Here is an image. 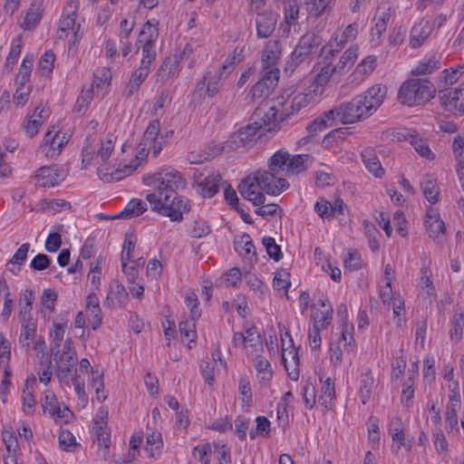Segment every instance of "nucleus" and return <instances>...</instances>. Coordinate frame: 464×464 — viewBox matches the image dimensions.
<instances>
[{
  "instance_id": "1",
  "label": "nucleus",
  "mask_w": 464,
  "mask_h": 464,
  "mask_svg": "<svg viewBox=\"0 0 464 464\" xmlns=\"http://www.w3.org/2000/svg\"><path fill=\"white\" fill-rule=\"evenodd\" d=\"M308 156L298 154L291 156L286 150H279L273 154L268 161V169H258L245 178L238 186L241 196L255 206L265 203L264 193L279 195L289 184L279 177L281 173L296 175L306 169Z\"/></svg>"
},
{
  "instance_id": "2",
  "label": "nucleus",
  "mask_w": 464,
  "mask_h": 464,
  "mask_svg": "<svg viewBox=\"0 0 464 464\" xmlns=\"http://www.w3.org/2000/svg\"><path fill=\"white\" fill-rule=\"evenodd\" d=\"M387 95V87L374 84L365 92L354 96L330 110L337 122L353 124L371 117L382 104Z\"/></svg>"
},
{
  "instance_id": "3",
  "label": "nucleus",
  "mask_w": 464,
  "mask_h": 464,
  "mask_svg": "<svg viewBox=\"0 0 464 464\" xmlns=\"http://www.w3.org/2000/svg\"><path fill=\"white\" fill-rule=\"evenodd\" d=\"M142 180L146 186L153 188V191L147 195L160 193V198L166 195H174L175 192L186 187V179L182 175L169 167L163 168L153 174H148L143 177Z\"/></svg>"
},
{
  "instance_id": "4",
  "label": "nucleus",
  "mask_w": 464,
  "mask_h": 464,
  "mask_svg": "<svg viewBox=\"0 0 464 464\" xmlns=\"http://www.w3.org/2000/svg\"><path fill=\"white\" fill-rule=\"evenodd\" d=\"M146 199L150 204L151 209L162 216L169 217L171 221L179 222L183 215L189 210V202L187 198L174 195H166L160 198L158 195H146Z\"/></svg>"
},
{
  "instance_id": "5",
  "label": "nucleus",
  "mask_w": 464,
  "mask_h": 464,
  "mask_svg": "<svg viewBox=\"0 0 464 464\" xmlns=\"http://www.w3.org/2000/svg\"><path fill=\"white\" fill-rule=\"evenodd\" d=\"M433 84L426 79H411L404 82L398 92V101L409 107L429 102L435 95Z\"/></svg>"
},
{
  "instance_id": "6",
  "label": "nucleus",
  "mask_w": 464,
  "mask_h": 464,
  "mask_svg": "<svg viewBox=\"0 0 464 464\" xmlns=\"http://www.w3.org/2000/svg\"><path fill=\"white\" fill-rule=\"evenodd\" d=\"M159 37V22L156 19L148 20L142 26L137 39V48L141 50V58L146 63H153L156 59V42Z\"/></svg>"
},
{
  "instance_id": "7",
  "label": "nucleus",
  "mask_w": 464,
  "mask_h": 464,
  "mask_svg": "<svg viewBox=\"0 0 464 464\" xmlns=\"http://www.w3.org/2000/svg\"><path fill=\"white\" fill-rule=\"evenodd\" d=\"M279 110L276 105L264 104L256 109L251 121L254 126L257 127L259 132L276 131L280 129L281 123L288 119L282 118V111L278 114Z\"/></svg>"
},
{
  "instance_id": "8",
  "label": "nucleus",
  "mask_w": 464,
  "mask_h": 464,
  "mask_svg": "<svg viewBox=\"0 0 464 464\" xmlns=\"http://www.w3.org/2000/svg\"><path fill=\"white\" fill-rule=\"evenodd\" d=\"M62 361H64L65 362L63 363L64 366L60 364V372H73L74 375L72 381L74 391L77 394L78 400L82 403V406L84 407L88 400L87 395L84 392V381L76 375L75 366L77 363V356L72 347V342L70 339H67L63 343V355L60 356V362Z\"/></svg>"
},
{
  "instance_id": "9",
  "label": "nucleus",
  "mask_w": 464,
  "mask_h": 464,
  "mask_svg": "<svg viewBox=\"0 0 464 464\" xmlns=\"http://www.w3.org/2000/svg\"><path fill=\"white\" fill-rule=\"evenodd\" d=\"M78 7L79 0H67L63 11V20L60 21V31L68 32L66 36H70V51L74 49L75 44L82 37L81 24L77 22Z\"/></svg>"
},
{
  "instance_id": "10",
  "label": "nucleus",
  "mask_w": 464,
  "mask_h": 464,
  "mask_svg": "<svg viewBox=\"0 0 464 464\" xmlns=\"http://www.w3.org/2000/svg\"><path fill=\"white\" fill-rule=\"evenodd\" d=\"M140 165L138 157H134L127 163H111L108 160L100 162L97 169L99 178L104 182L119 181L131 175Z\"/></svg>"
},
{
  "instance_id": "11",
  "label": "nucleus",
  "mask_w": 464,
  "mask_h": 464,
  "mask_svg": "<svg viewBox=\"0 0 464 464\" xmlns=\"http://www.w3.org/2000/svg\"><path fill=\"white\" fill-rule=\"evenodd\" d=\"M319 97L307 86L302 92L294 93L285 103H279L283 106L282 118L291 119L303 109L316 103Z\"/></svg>"
},
{
  "instance_id": "12",
  "label": "nucleus",
  "mask_w": 464,
  "mask_h": 464,
  "mask_svg": "<svg viewBox=\"0 0 464 464\" xmlns=\"http://www.w3.org/2000/svg\"><path fill=\"white\" fill-rule=\"evenodd\" d=\"M115 143L116 137L113 134H109L102 139L98 149L94 140L91 141L90 139H87V143L82 148V163L89 164L94 154H96L97 159H100L101 162L107 161L114 151Z\"/></svg>"
},
{
  "instance_id": "13",
  "label": "nucleus",
  "mask_w": 464,
  "mask_h": 464,
  "mask_svg": "<svg viewBox=\"0 0 464 464\" xmlns=\"http://www.w3.org/2000/svg\"><path fill=\"white\" fill-rule=\"evenodd\" d=\"M166 144V136L160 133V124L159 120H152L147 126L140 146L142 150L151 152L153 157H157Z\"/></svg>"
},
{
  "instance_id": "14",
  "label": "nucleus",
  "mask_w": 464,
  "mask_h": 464,
  "mask_svg": "<svg viewBox=\"0 0 464 464\" xmlns=\"http://www.w3.org/2000/svg\"><path fill=\"white\" fill-rule=\"evenodd\" d=\"M261 135L262 133L258 131L257 127L251 122L233 132L225 141V148L227 147L232 150L246 149L251 146Z\"/></svg>"
},
{
  "instance_id": "15",
  "label": "nucleus",
  "mask_w": 464,
  "mask_h": 464,
  "mask_svg": "<svg viewBox=\"0 0 464 464\" xmlns=\"http://www.w3.org/2000/svg\"><path fill=\"white\" fill-rule=\"evenodd\" d=\"M282 55V44L279 40H270L266 43L261 53L263 72H275L279 75V60Z\"/></svg>"
},
{
  "instance_id": "16",
  "label": "nucleus",
  "mask_w": 464,
  "mask_h": 464,
  "mask_svg": "<svg viewBox=\"0 0 464 464\" xmlns=\"http://www.w3.org/2000/svg\"><path fill=\"white\" fill-rule=\"evenodd\" d=\"M233 342L236 345H243L248 354L254 355L263 350L260 334L255 326L245 329L243 333H235Z\"/></svg>"
},
{
  "instance_id": "17",
  "label": "nucleus",
  "mask_w": 464,
  "mask_h": 464,
  "mask_svg": "<svg viewBox=\"0 0 464 464\" xmlns=\"http://www.w3.org/2000/svg\"><path fill=\"white\" fill-rule=\"evenodd\" d=\"M221 176L218 173L205 175L202 172H194L193 185L198 193L204 198H212L218 190Z\"/></svg>"
},
{
  "instance_id": "18",
  "label": "nucleus",
  "mask_w": 464,
  "mask_h": 464,
  "mask_svg": "<svg viewBox=\"0 0 464 464\" xmlns=\"http://www.w3.org/2000/svg\"><path fill=\"white\" fill-rule=\"evenodd\" d=\"M424 227L429 237L434 241H440L446 231L445 224L440 218L438 209L432 207L426 210Z\"/></svg>"
},
{
  "instance_id": "19",
  "label": "nucleus",
  "mask_w": 464,
  "mask_h": 464,
  "mask_svg": "<svg viewBox=\"0 0 464 464\" xmlns=\"http://www.w3.org/2000/svg\"><path fill=\"white\" fill-rule=\"evenodd\" d=\"M443 108L454 114L464 113V88L446 90L440 95Z\"/></svg>"
},
{
  "instance_id": "20",
  "label": "nucleus",
  "mask_w": 464,
  "mask_h": 464,
  "mask_svg": "<svg viewBox=\"0 0 464 464\" xmlns=\"http://www.w3.org/2000/svg\"><path fill=\"white\" fill-rule=\"evenodd\" d=\"M376 387L377 381L372 371L369 368H364L358 377L357 384V395L362 404L370 401Z\"/></svg>"
},
{
  "instance_id": "21",
  "label": "nucleus",
  "mask_w": 464,
  "mask_h": 464,
  "mask_svg": "<svg viewBox=\"0 0 464 464\" xmlns=\"http://www.w3.org/2000/svg\"><path fill=\"white\" fill-rule=\"evenodd\" d=\"M152 63H146L144 59H140V66L131 73L128 82L125 86V95L131 97L136 94L150 72V65Z\"/></svg>"
},
{
  "instance_id": "22",
  "label": "nucleus",
  "mask_w": 464,
  "mask_h": 464,
  "mask_svg": "<svg viewBox=\"0 0 464 464\" xmlns=\"http://www.w3.org/2000/svg\"><path fill=\"white\" fill-rule=\"evenodd\" d=\"M358 34V25L356 24H349L341 34V35H336L334 39L329 42V44L324 46L322 51L323 53H329L331 55H334L335 53H339V51L343 47L345 44L350 41H353L356 38Z\"/></svg>"
},
{
  "instance_id": "23",
  "label": "nucleus",
  "mask_w": 464,
  "mask_h": 464,
  "mask_svg": "<svg viewBox=\"0 0 464 464\" xmlns=\"http://www.w3.org/2000/svg\"><path fill=\"white\" fill-rule=\"evenodd\" d=\"M277 14L273 11L257 13L256 18V35L258 38L269 37L276 29Z\"/></svg>"
},
{
  "instance_id": "24",
  "label": "nucleus",
  "mask_w": 464,
  "mask_h": 464,
  "mask_svg": "<svg viewBox=\"0 0 464 464\" xmlns=\"http://www.w3.org/2000/svg\"><path fill=\"white\" fill-rule=\"evenodd\" d=\"M278 80L279 75L275 72H263L262 78L251 88L249 95L252 99L268 95L271 90L277 84Z\"/></svg>"
},
{
  "instance_id": "25",
  "label": "nucleus",
  "mask_w": 464,
  "mask_h": 464,
  "mask_svg": "<svg viewBox=\"0 0 464 464\" xmlns=\"http://www.w3.org/2000/svg\"><path fill=\"white\" fill-rule=\"evenodd\" d=\"M128 302V293L118 280H112L109 286L104 304L108 307H124Z\"/></svg>"
},
{
  "instance_id": "26",
  "label": "nucleus",
  "mask_w": 464,
  "mask_h": 464,
  "mask_svg": "<svg viewBox=\"0 0 464 464\" xmlns=\"http://www.w3.org/2000/svg\"><path fill=\"white\" fill-rule=\"evenodd\" d=\"M319 44V39L314 34H308L303 35L292 53V59L295 63H301L314 48H317Z\"/></svg>"
},
{
  "instance_id": "27",
  "label": "nucleus",
  "mask_w": 464,
  "mask_h": 464,
  "mask_svg": "<svg viewBox=\"0 0 464 464\" xmlns=\"http://www.w3.org/2000/svg\"><path fill=\"white\" fill-rule=\"evenodd\" d=\"M44 13L43 0H33L19 26L24 31H33L40 24Z\"/></svg>"
},
{
  "instance_id": "28",
  "label": "nucleus",
  "mask_w": 464,
  "mask_h": 464,
  "mask_svg": "<svg viewBox=\"0 0 464 464\" xmlns=\"http://www.w3.org/2000/svg\"><path fill=\"white\" fill-rule=\"evenodd\" d=\"M344 206L343 200L340 198H335L334 203H331L324 198H320L314 204V211L322 218L330 219L336 213L343 214Z\"/></svg>"
},
{
  "instance_id": "29",
  "label": "nucleus",
  "mask_w": 464,
  "mask_h": 464,
  "mask_svg": "<svg viewBox=\"0 0 464 464\" xmlns=\"http://www.w3.org/2000/svg\"><path fill=\"white\" fill-rule=\"evenodd\" d=\"M345 351L346 347L344 344L340 343V342H332L330 347V362L334 366L336 367L340 365L343 361L347 362L349 365H352L356 347L352 346L348 353Z\"/></svg>"
},
{
  "instance_id": "30",
  "label": "nucleus",
  "mask_w": 464,
  "mask_h": 464,
  "mask_svg": "<svg viewBox=\"0 0 464 464\" xmlns=\"http://www.w3.org/2000/svg\"><path fill=\"white\" fill-rule=\"evenodd\" d=\"M85 309L91 327L93 330L98 329L102 325V316L100 301L95 294L92 293L87 295Z\"/></svg>"
},
{
  "instance_id": "31",
  "label": "nucleus",
  "mask_w": 464,
  "mask_h": 464,
  "mask_svg": "<svg viewBox=\"0 0 464 464\" xmlns=\"http://www.w3.org/2000/svg\"><path fill=\"white\" fill-rule=\"evenodd\" d=\"M433 30L430 21L420 20L411 30L410 44L413 48L420 47L430 35Z\"/></svg>"
},
{
  "instance_id": "32",
  "label": "nucleus",
  "mask_w": 464,
  "mask_h": 464,
  "mask_svg": "<svg viewBox=\"0 0 464 464\" xmlns=\"http://www.w3.org/2000/svg\"><path fill=\"white\" fill-rule=\"evenodd\" d=\"M392 7L388 3L381 4L377 7L376 15L374 17L375 24L372 28V36L381 38L387 29L388 22L391 18Z\"/></svg>"
},
{
  "instance_id": "33",
  "label": "nucleus",
  "mask_w": 464,
  "mask_h": 464,
  "mask_svg": "<svg viewBox=\"0 0 464 464\" xmlns=\"http://www.w3.org/2000/svg\"><path fill=\"white\" fill-rule=\"evenodd\" d=\"M389 432L392 440L398 443L395 447L396 451H398L401 447H403L408 451L411 450V442L407 440L405 437L404 427L401 418L395 417L391 420Z\"/></svg>"
},
{
  "instance_id": "34",
  "label": "nucleus",
  "mask_w": 464,
  "mask_h": 464,
  "mask_svg": "<svg viewBox=\"0 0 464 464\" xmlns=\"http://www.w3.org/2000/svg\"><path fill=\"white\" fill-rule=\"evenodd\" d=\"M461 403H446L444 409L445 430L450 434H458L459 417L458 413L461 410Z\"/></svg>"
},
{
  "instance_id": "35",
  "label": "nucleus",
  "mask_w": 464,
  "mask_h": 464,
  "mask_svg": "<svg viewBox=\"0 0 464 464\" xmlns=\"http://www.w3.org/2000/svg\"><path fill=\"white\" fill-rule=\"evenodd\" d=\"M327 303L328 300L326 298H320L318 300L320 308H317L315 305L313 306L311 316L314 322V325L324 326L331 322L333 308Z\"/></svg>"
},
{
  "instance_id": "36",
  "label": "nucleus",
  "mask_w": 464,
  "mask_h": 464,
  "mask_svg": "<svg viewBox=\"0 0 464 464\" xmlns=\"http://www.w3.org/2000/svg\"><path fill=\"white\" fill-rule=\"evenodd\" d=\"M57 138L58 130H55V126H52L51 129L45 132L40 145V150L49 159H55L58 155V143H56Z\"/></svg>"
},
{
  "instance_id": "37",
  "label": "nucleus",
  "mask_w": 464,
  "mask_h": 464,
  "mask_svg": "<svg viewBox=\"0 0 464 464\" xmlns=\"http://www.w3.org/2000/svg\"><path fill=\"white\" fill-rule=\"evenodd\" d=\"M395 278V270L393 266L390 264L386 265L384 267V275L382 277V281L384 282L383 285L380 287V297L383 304H390L392 300L394 298V295L392 293V284Z\"/></svg>"
},
{
  "instance_id": "38",
  "label": "nucleus",
  "mask_w": 464,
  "mask_h": 464,
  "mask_svg": "<svg viewBox=\"0 0 464 464\" xmlns=\"http://www.w3.org/2000/svg\"><path fill=\"white\" fill-rule=\"evenodd\" d=\"M334 72L335 68L332 65L327 64L324 66L308 87L320 98L324 92L325 85Z\"/></svg>"
},
{
  "instance_id": "39",
  "label": "nucleus",
  "mask_w": 464,
  "mask_h": 464,
  "mask_svg": "<svg viewBox=\"0 0 464 464\" xmlns=\"http://www.w3.org/2000/svg\"><path fill=\"white\" fill-rule=\"evenodd\" d=\"M440 67V60L435 54L424 56L411 70L413 75H426L432 73Z\"/></svg>"
},
{
  "instance_id": "40",
  "label": "nucleus",
  "mask_w": 464,
  "mask_h": 464,
  "mask_svg": "<svg viewBox=\"0 0 464 464\" xmlns=\"http://www.w3.org/2000/svg\"><path fill=\"white\" fill-rule=\"evenodd\" d=\"M181 56L176 53L168 56L159 69V75L162 79H169L177 75L180 71Z\"/></svg>"
},
{
  "instance_id": "41",
  "label": "nucleus",
  "mask_w": 464,
  "mask_h": 464,
  "mask_svg": "<svg viewBox=\"0 0 464 464\" xmlns=\"http://www.w3.org/2000/svg\"><path fill=\"white\" fill-rule=\"evenodd\" d=\"M282 361L288 376L296 381L299 377V356L296 349L282 352Z\"/></svg>"
},
{
  "instance_id": "42",
  "label": "nucleus",
  "mask_w": 464,
  "mask_h": 464,
  "mask_svg": "<svg viewBox=\"0 0 464 464\" xmlns=\"http://www.w3.org/2000/svg\"><path fill=\"white\" fill-rule=\"evenodd\" d=\"M377 66V57L375 55L366 56L354 69L353 77L357 82H363L368 78Z\"/></svg>"
},
{
  "instance_id": "43",
  "label": "nucleus",
  "mask_w": 464,
  "mask_h": 464,
  "mask_svg": "<svg viewBox=\"0 0 464 464\" xmlns=\"http://www.w3.org/2000/svg\"><path fill=\"white\" fill-rule=\"evenodd\" d=\"M336 330L337 331L334 334L335 338L333 339V342H340V343L344 344L346 347V353H348L352 346L356 347L353 337L354 327L353 324H339Z\"/></svg>"
},
{
  "instance_id": "44",
  "label": "nucleus",
  "mask_w": 464,
  "mask_h": 464,
  "mask_svg": "<svg viewBox=\"0 0 464 464\" xmlns=\"http://www.w3.org/2000/svg\"><path fill=\"white\" fill-rule=\"evenodd\" d=\"M418 375V363H412L411 369L409 371V376L403 382V388L401 395V401L406 406H410L414 397V379Z\"/></svg>"
},
{
  "instance_id": "45",
  "label": "nucleus",
  "mask_w": 464,
  "mask_h": 464,
  "mask_svg": "<svg viewBox=\"0 0 464 464\" xmlns=\"http://www.w3.org/2000/svg\"><path fill=\"white\" fill-rule=\"evenodd\" d=\"M365 168L373 174L376 178H382L384 174V169L382 168L381 162L371 149H365L361 153Z\"/></svg>"
},
{
  "instance_id": "46",
  "label": "nucleus",
  "mask_w": 464,
  "mask_h": 464,
  "mask_svg": "<svg viewBox=\"0 0 464 464\" xmlns=\"http://www.w3.org/2000/svg\"><path fill=\"white\" fill-rule=\"evenodd\" d=\"M419 286L423 296L435 297L436 289L432 280V272L427 266L420 268Z\"/></svg>"
},
{
  "instance_id": "47",
  "label": "nucleus",
  "mask_w": 464,
  "mask_h": 464,
  "mask_svg": "<svg viewBox=\"0 0 464 464\" xmlns=\"http://www.w3.org/2000/svg\"><path fill=\"white\" fill-rule=\"evenodd\" d=\"M420 188L425 198L430 204H435L438 201L440 189L437 185V180L433 177L430 175L423 176L420 181Z\"/></svg>"
},
{
  "instance_id": "48",
  "label": "nucleus",
  "mask_w": 464,
  "mask_h": 464,
  "mask_svg": "<svg viewBox=\"0 0 464 464\" xmlns=\"http://www.w3.org/2000/svg\"><path fill=\"white\" fill-rule=\"evenodd\" d=\"M57 177L58 170L51 167H41L34 175L36 184L40 187H54Z\"/></svg>"
},
{
  "instance_id": "49",
  "label": "nucleus",
  "mask_w": 464,
  "mask_h": 464,
  "mask_svg": "<svg viewBox=\"0 0 464 464\" xmlns=\"http://www.w3.org/2000/svg\"><path fill=\"white\" fill-rule=\"evenodd\" d=\"M337 121L334 115L330 114V110L324 112L322 115L311 121L307 126L306 130L310 134H315L323 131L326 128L333 126Z\"/></svg>"
},
{
  "instance_id": "50",
  "label": "nucleus",
  "mask_w": 464,
  "mask_h": 464,
  "mask_svg": "<svg viewBox=\"0 0 464 464\" xmlns=\"http://www.w3.org/2000/svg\"><path fill=\"white\" fill-rule=\"evenodd\" d=\"M57 294L53 289H44L41 296L40 313L44 318L50 319L51 315L54 313Z\"/></svg>"
},
{
  "instance_id": "51",
  "label": "nucleus",
  "mask_w": 464,
  "mask_h": 464,
  "mask_svg": "<svg viewBox=\"0 0 464 464\" xmlns=\"http://www.w3.org/2000/svg\"><path fill=\"white\" fill-rule=\"evenodd\" d=\"M147 210V204L140 198H133L120 211L116 217L122 218H132L141 215Z\"/></svg>"
},
{
  "instance_id": "52",
  "label": "nucleus",
  "mask_w": 464,
  "mask_h": 464,
  "mask_svg": "<svg viewBox=\"0 0 464 464\" xmlns=\"http://www.w3.org/2000/svg\"><path fill=\"white\" fill-rule=\"evenodd\" d=\"M30 248L29 243H24L20 246V247L15 251L12 258L8 261L6 266L7 269L16 276L21 268L20 266L25 262L27 258V253Z\"/></svg>"
},
{
  "instance_id": "53",
  "label": "nucleus",
  "mask_w": 464,
  "mask_h": 464,
  "mask_svg": "<svg viewBox=\"0 0 464 464\" xmlns=\"http://www.w3.org/2000/svg\"><path fill=\"white\" fill-rule=\"evenodd\" d=\"M163 447L161 433L160 431L151 430L147 433V440L145 450L150 458H157L160 455Z\"/></svg>"
},
{
  "instance_id": "54",
  "label": "nucleus",
  "mask_w": 464,
  "mask_h": 464,
  "mask_svg": "<svg viewBox=\"0 0 464 464\" xmlns=\"http://www.w3.org/2000/svg\"><path fill=\"white\" fill-rule=\"evenodd\" d=\"M335 400V385L331 378H327L322 385L319 402L326 409L334 405Z\"/></svg>"
},
{
  "instance_id": "55",
  "label": "nucleus",
  "mask_w": 464,
  "mask_h": 464,
  "mask_svg": "<svg viewBox=\"0 0 464 464\" xmlns=\"http://www.w3.org/2000/svg\"><path fill=\"white\" fill-rule=\"evenodd\" d=\"M402 136L406 140H410L411 146L414 148L416 152H418L421 157L428 160L433 158V153L429 148V145L426 140L419 138L416 134H413L411 132H407L405 135L402 134Z\"/></svg>"
},
{
  "instance_id": "56",
  "label": "nucleus",
  "mask_w": 464,
  "mask_h": 464,
  "mask_svg": "<svg viewBox=\"0 0 464 464\" xmlns=\"http://www.w3.org/2000/svg\"><path fill=\"white\" fill-rule=\"evenodd\" d=\"M257 377L264 382H268L272 378L273 371L269 361L259 354H256L253 361Z\"/></svg>"
},
{
  "instance_id": "57",
  "label": "nucleus",
  "mask_w": 464,
  "mask_h": 464,
  "mask_svg": "<svg viewBox=\"0 0 464 464\" xmlns=\"http://www.w3.org/2000/svg\"><path fill=\"white\" fill-rule=\"evenodd\" d=\"M121 263V270L127 277L129 284H134L135 280L139 276V268L143 266L144 261L142 258H137L136 260H130Z\"/></svg>"
},
{
  "instance_id": "58",
  "label": "nucleus",
  "mask_w": 464,
  "mask_h": 464,
  "mask_svg": "<svg viewBox=\"0 0 464 464\" xmlns=\"http://www.w3.org/2000/svg\"><path fill=\"white\" fill-rule=\"evenodd\" d=\"M235 249L246 257H252L256 256L255 245L247 234H243L235 241Z\"/></svg>"
},
{
  "instance_id": "59",
  "label": "nucleus",
  "mask_w": 464,
  "mask_h": 464,
  "mask_svg": "<svg viewBox=\"0 0 464 464\" xmlns=\"http://www.w3.org/2000/svg\"><path fill=\"white\" fill-rule=\"evenodd\" d=\"M305 9L309 15L319 16L327 9H331L334 1L333 0H305Z\"/></svg>"
},
{
  "instance_id": "60",
  "label": "nucleus",
  "mask_w": 464,
  "mask_h": 464,
  "mask_svg": "<svg viewBox=\"0 0 464 464\" xmlns=\"http://www.w3.org/2000/svg\"><path fill=\"white\" fill-rule=\"evenodd\" d=\"M197 319H194L190 316L189 319H186L180 321L179 324V329L180 333V336L183 341L188 342V348H190L189 343H192L197 338L196 325L195 322Z\"/></svg>"
},
{
  "instance_id": "61",
  "label": "nucleus",
  "mask_w": 464,
  "mask_h": 464,
  "mask_svg": "<svg viewBox=\"0 0 464 464\" xmlns=\"http://www.w3.org/2000/svg\"><path fill=\"white\" fill-rule=\"evenodd\" d=\"M211 232L210 226L204 219H197L188 225V233L193 238H200Z\"/></svg>"
},
{
  "instance_id": "62",
  "label": "nucleus",
  "mask_w": 464,
  "mask_h": 464,
  "mask_svg": "<svg viewBox=\"0 0 464 464\" xmlns=\"http://www.w3.org/2000/svg\"><path fill=\"white\" fill-rule=\"evenodd\" d=\"M80 448L81 444L70 430H63L60 431V449L67 452H77Z\"/></svg>"
},
{
  "instance_id": "63",
  "label": "nucleus",
  "mask_w": 464,
  "mask_h": 464,
  "mask_svg": "<svg viewBox=\"0 0 464 464\" xmlns=\"http://www.w3.org/2000/svg\"><path fill=\"white\" fill-rule=\"evenodd\" d=\"M56 60L55 53L53 51H46L39 59L37 71L42 76L49 75L54 67Z\"/></svg>"
},
{
  "instance_id": "64",
  "label": "nucleus",
  "mask_w": 464,
  "mask_h": 464,
  "mask_svg": "<svg viewBox=\"0 0 464 464\" xmlns=\"http://www.w3.org/2000/svg\"><path fill=\"white\" fill-rule=\"evenodd\" d=\"M357 56L358 47L352 46L343 53L338 63L334 68H335L337 72H343L354 63Z\"/></svg>"
}]
</instances>
